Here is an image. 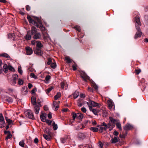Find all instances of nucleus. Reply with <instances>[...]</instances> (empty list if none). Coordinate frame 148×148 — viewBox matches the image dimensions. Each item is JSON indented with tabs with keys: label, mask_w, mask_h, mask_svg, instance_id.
Returning <instances> with one entry per match:
<instances>
[{
	"label": "nucleus",
	"mask_w": 148,
	"mask_h": 148,
	"mask_svg": "<svg viewBox=\"0 0 148 148\" xmlns=\"http://www.w3.org/2000/svg\"><path fill=\"white\" fill-rule=\"evenodd\" d=\"M36 91V88H34L32 90L31 92L32 93H34Z\"/></svg>",
	"instance_id": "62"
},
{
	"label": "nucleus",
	"mask_w": 148,
	"mask_h": 148,
	"mask_svg": "<svg viewBox=\"0 0 148 148\" xmlns=\"http://www.w3.org/2000/svg\"><path fill=\"white\" fill-rule=\"evenodd\" d=\"M52 126H53V129L55 130L58 128V127L56 124L54 122H53L52 123Z\"/></svg>",
	"instance_id": "32"
},
{
	"label": "nucleus",
	"mask_w": 148,
	"mask_h": 148,
	"mask_svg": "<svg viewBox=\"0 0 148 148\" xmlns=\"http://www.w3.org/2000/svg\"><path fill=\"white\" fill-rule=\"evenodd\" d=\"M24 37L25 39L27 40H29L31 39V37L30 31H28L27 32V34Z\"/></svg>",
	"instance_id": "16"
},
{
	"label": "nucleus",
	"mask_w": 148,
	"mask_h": 148,
	"mask_svg": "<svg viewBox=\"0 0 148 148\" xmlns=\"http://www.w3.org/2000/svg\"><path fill=\"white\" fill-rule=\"evenodd\" d=\"M24 83V81L21 79H18V84L19 85H22Z\"/></svg>",
	"instance_id": "33"
},
{
	"label": "nucleus",
	"mask_w": 148,
	"mask_h": 148,
	"mask_svg": "<svg viewBox=\"0 0 148 148\" xmlns=\"http://www.w3.org/2000/svg\"><path fill=\"white\" fill-rule=\"evenodd\" d=\"M19 144L21 146L24 147L25 145L24 141V140H22L20 141L19 143Z\"/></svg>",
	"instance_id": "39"
},
{
	"label": "nucleus",
	"mask_w": 148,
	"mask_h": 148,
	"mask_svg": "<svg viewBox=\"0 0 148 148\" xmlns=\"http://www.w3.org/2000/svg\"><path fill=\"white\" fill-rule=\"evenodd\" d=\"M26 116L30 119H34V117L33 114L30 110H27L25 112Z\"/></svg>",
	"instance_id": "4"
},
{
	"label": "nucleus",
	"mask_w": 148,
	"mask_h": 148,
	"mask_svg": "<svg viewBox=\"0 0 148 148\" xmlns=\"http://www.w3.org/2000/svg\"><path fill=\"white\" fill-rule=\"evenodd\" d=\"M73 120H74L76 118L77 119V113H73Z\"/></svg>",
	"instance_id": "45"
},
{
	"label": "nucleus",
	"mask_w": 148,
	"mask_h": 148,
	"mask_svg": "<svg viewBox=\"0 0 148 148\" xmlns=\"http://www.w3.org/2000/svg\"><path fill=\"white\" fill-rule=\"evenodd\" d=\"M45 122L49 125H51L52 123L51 121L48 120H46Z\"/></svg>",
	"instance_id": "55"
},
{
	"label": "nucleus",
	"mask_w": 148,
	"mask_h": 148,
	"mask_svg": "<svg viewBox=\"0 0 148 148\" xmlns=\"http://www.w3.org/2000/svg\"><path fill=\"white\" fill-rule=\"evenodd\" d=\"M109 119L110 120V121L113 124V125H114V124L115 123L116 121V120L111 117H109Z\"/></svg>",
	"instance_id": "34"
},
{
	"label": "nucleus",
	"mask_w": 148,
	"mask_h": 148,
	"mask_svg": "<svg viewBox=\"0 0 148 148\" xmlns=\"http://www.w3.org/2000/svg\"><path fill=\"white\" fill-rule=\"evenodd\" d=\"M35 19L37 21H38V23L36 25V26H37L38 27L40 28L41 30H42V31H44L45 29V28L42 25V23L40 22L39 21L38 18L37 17H36L35 18Z\"/></svg>",
	"instance_id": "6"
},
{
	"label": "nucleus",
	"mask_w": 148,
	"mask_h": 148,
	"mask_svg": "<svg viewBox=\"0 0 148 148\" xmlns=\"http://www.w3.org/2000/svg\"><path fill=\"white\" fill-rule=\"evenodd\" d=\"M102 125L105 126V127L104 128V130L106 131L107 129L109 128L108 127H107V124L104 122H103L102 123Z\"/></svg>",
	"instance_id": "42"
},
{
	"label": "nucleus",
	"mask_w": 148,
	"mask_h": 148,
	"mask_svg": "<svg viewBox=\"0 0 148 148\" xmlns=\"http://www.w3.org/2000/svg\"><path fill=\"white\" fill-rule=\"evenodd\" d=\"M32 34L33 36V38L35 39H38L41 38V35L40 33L38 32L37 29L34 27H33L31 29Z\"/></svg>",
	"instance_id": "1"
},
{
	"label": "nucleus",
	"mask_w": 148,
	"mask_h": 148,
	"mask_svg": "<svg viewBox=\"0 0 148 148\" xmlns=\"http://www.w3.org/2000/svg\"><path fill=\"white\" fill-rule=\"evenodd\" d=\"M137 31H138L136 32L134 36V38L135 39H137L138 37H140L141 34H142V32L140 31V30Z\"/></svg>",
	"instance_id": "14"
},
{
	"label": "nucleus",
	"mask_w": 148,
	"mask_h": 148,
	"mask_svg": "<svg viewBox=\"0 0 148 148\" xmlns=\"http://www.w3.org/2000/svg\"><path fill=\"white\" fill-rule=\"evenodd\" d=\"M8 69L10 71H14V69L11 66L9 65L8 66Z\"/></svg>",
	"instance_id": "49"
},
{
	"label": "nucleus",
	"mask_w": 148,
	"mask_h": 148,
	"mask_svg": "<svg viewBox=\"0 0 148 148\" xmlns=\"http://www.w3.org/2000/svg\"><path fill=\"white\" fill-rule=\"evenodd\" d=\"M16 81L13 79L11 81V83L12 85H14L16 83Z\"/></svg>",
	"instance_id": "54"
},
{
	"label": "nucleus",
	"mask_w": 148,
	"mask_h": 148,
	"mask_svg": "<svg viewBox=\"0 0 148 148\" xmlns=\"http://www.w3.org/2000/svg\"><path fill=\"white\" fill-rule=\"evenodd\" d=\"M50 76L49 75H47L45 77V80L46 81H48L50 79Z\"/></svg>",
	"instance_id": "57"
},
{
	"label": "nucleus",
	"mask_w": 148,
	"mask_h": 148,
	"mask_svg": "<svg viewBox=\"0 0 148 148\" xmlns=\"http://www.w3.org/2000/svg\"><path fill=\"white\" fill-rule=\"evenodd\" d=\"M81 111L84 112H86V108L84 107H83L81 109Z\"/></svg>",
	"instance_id": "58"
},
{
	"label": "nucleus",
	"mask_w": 148,
	"mask_h": 148,
	"mask_svg": "<svg viewBox=\"0 0 148 148\" xmlns=\"http://www.w3.org/2000/svg\"><path fill=\"white\" fill-rule=\"evenodd\" d=\"M18 76L16 74H14L13 75V79H12L16 81L17 79L18 78Z\"/></svg>",
	"instance_id": "40"
},
{
	"label": "nucleus",
	"mask_w": 148,
	"mask_h": 148,
	"mask_svg": "<svg viewBox=\"0 0 148 148\" xmlns=\"http://www.w3.org/2000/svg\"><path fill=\"white\" fill-rule=\"evenodd\" d=\"M53 87L51 86V87L47 89L46 91V92L47 94H48L53 89Z\"/></svg>",
	"instance_id": "35"
},
{
	"label": "nucleus",
	"mask_w": 148,
	"mask_h": 148,
	"mask_svg": "<svg viewBox=\"0 0 148 148\" xmlns=\"http://www.w3.org/2000/svg\"><path fill=\"white\" fill-rule=\"evenodd\" d=\"M133 126L129 124H127L123 127L124 130L127 131L132 129Z\"/></svg>",
	"instance_id": "13"
},
{
	"label": "nucleus",
	"mask_w": 148,
	"mask_h": 148,
	"mask_svg": "<svg viewBox=\"0 0 148 148\" xmlns=\"http://www.w3.org/2000/svg\"><path fill=\"white\" fill-rule=\"evenodd\" d=\"M90 103L92 106L93 107H100L101 106V104H99L94 101L91 100H90Z\"/></svg>",
	"instance_id": "11"
},
{
	"label": "nucleus",
	"mask_w": 148,
	"mask_h": 148,
	"mask_svg": "<svg viewBox=\"0 0 148 148\" xmlns=\"http://www.w3.org/2000/svg\"><path fill=\"white\" fill-rule=\"evenodd\" d=\"M135 21L136 22L135 27L137 30H140V26H141V24L140 21L139 16L136 15L135 17Z\"/></svg>",
	"instance_id": "2"
},
{
	"label": "nucleus",
	"mask_w": 148,
	"mask_h": 148,
	"mask_svg": "<svg viewBox=\"0 0 148 148\" xmlns=\"http://www.w3.org/2000/svg\"><path fill=\"white\" fill-rule=\"evenodd\" d=\"M6 98L7 101L9 103H12L13 102V99L11 97L6 96Z\"/></svg>",
	"instance_id": "28"
},
{
	"label": "nucleus",
	"mask_w": 148,
	"mask_h": 148,
	"mask_svg": "<svg viewBox=\"0 0 148 148\" xmlns=\"http://www.w3.org/2000/svg\"><path fill=\"white\" fill-rule=\"evenodd\" d=\"M73 95L74 98L76 99L78 97L79 95V92L77 91H76L73 93Z\"/></svg>",
	"instance_id": "26"
},
{
	"label": "nucleus",
	"mask_w": 148,
	"mask_h": 148,
	"mask_svg": "<svg viewBox=\"0 0 148 148\" xmlns=\"http://www.w3.org/2000/svg\"><path fill=\"white\" fill-rule=\"evenodd\" d=\"M26 53L27 55H30L33 53V51L31 48L29 47H26Z\"/></svg>",
	"instance_id": "12"
},
{
	"label": "nucleus",
	"mask_w": 148,
	"mask_h": 148,
	"mask_svg": "<svg viewBox=\"0 0 148 148\" xmlns=\"http://www.w3.org/2000/svg\"><path fill=\"white\" fill-rule=\"evenodd\" d=\"M27 88L26 86L23 87L21 89V93L23 95H26L27 93Z\"/></svg>",
	"instance_id": "8"
},
{
	"label": "nucleus",
	"mask_w": 148,
	"mask_h": 148,
	"mask_svg": "<svg viewBox=\"0 0 148 148\" xmlns=\"http://www.w3.org/2000/svg\"><path fill=\"white\" fill-rule=\"evenodd\" d=\"M103 115L106 116L108 113V111L106 110H104L103 111Z\"/></svg>",
	"instance_id": "63"
},
{
	"label": "nucleus",
	"mask_w": 148,
	"mask_h": 148,
	"mask_svg": "<svg viewBox=\"0 0 148 148\" xmlns=\"http://www.w3.org/2000/svg\"><path fill=\"white\" fill-rule=\"evenodd\" d=\"M141 70L140 69H138L137 70H136L135 71L137 75L138 74L141 72Z\"/></svg>",
	"instance_id": "56"
},
{
	"label": "nucleus",
	"mask_w": 148,
	"mask_h": 148,
	"mask_svg": "<svg viewBox=\"0 0 148 148\" xmlns=\"http://www.w3.org/2000/svg\"><path fill=\"white\" fill-rule=\"evenodd\" d=\"M118 141V138L116 137H115L114 138H112L111 139V143H115L117 142Z\"/></svg>",
	"instance_id": "23"
},
{
	"label": "nucleus",
	"mask_w": 148,
	"mask_h": 148,
	"mask_svg": "<svg viewBox=\"0 0 148 148\" xmlns=\"http://www.w3.org/2000/svg\"><path fill=\"white\" fill-rule=\"evenodd\" d=\"M38 142V140L37 138H36L34 140V142L35 143L37 144Z\"/></svg>",
	"instance_id": "59"
},
{
	"label": "nucleus",
	"mask_w": 148,
	"mask_h": 148,
	"mask_svg": "<svg viewBox=\"0 0 148 148\" xmlns=\"http://www.w3.org/2000/svg\"><path fill=\"white\" fill-rule=\"evenodd\" d=\"M0 56L7 58L8 59H10V58L9 55L8 53H0Z\"/></svg>",
	"instance_id": "15"
},
{
	"label": "nucleus",
	"mask_w": 148,
	"mask_h": 148,
	"mask_svg": "<svg viewBox=\"0 0 148 148\" xmlns=\"http://www.w3.org/2000/svg\"><path fill=\"white\" fill-rule=\"evenodd\" d=\"M26 9L28 11H29L30 10V7L28 5H27L26 7Z\"/></svg>",
	"instance_id": "64"
},
{
	"label": "nucleus",
	"mask_w": 148,
	"mask_h": 148,
	"mask_svg": "<svg viewBox=\"0 0 148 148\" xmlns=\"http://www.w3.org/2000/svg\"><path fill=\"white\" fill-rule=\"evenodd\" d=\"M33 106L34 112L36 114H38L39 113V111L40 109V108L42 106L40 102L38 101L37 102L36 105Z\"/></svg>",
	"instance_id": "3"
},
{
	"label": "nucleus",
	"mask_w": 148,
	"mask_h": 148,
	"mask_svg": "<svg viewBox=\"0 0 148 148\" xmlns=\"http://www.w3.org/2000/svg\"><path fill=\"white\" fill-rule=\"evenodd\" d=\"M36 46L39 48L42 47V45L41 43L39 42H37L36 44Z\"/></svg>",
	"instance_id": "37"
},
{
	"label": "nucleus",
	"mask_w": 148,
	"mask_h": 148,
	"mask_svg": "<svg viewBox=\"0 0 148 148\" xmlns=\"http://www.w3.org/2000/svg\"><path fill=\"white\" fill-rule=\"evenodd\" d=\"M44 138L47 140H50L51 139V137L49 135H47L46 134H44Z\"/></svg>",
	"instance_id": "27"
},
{
	"label": "nucleus",
	"mask_w": 148,
	"mask_h": 148,
	"mask_svg": "<svg viewBox=\"0 0 148 148\" xmlns=\"http://www.w3.org/2000/svg\"><path fill=\"white\" fill-rule=\"evenodd\" d=\"M12 135L11 134V133H9L5 138L6 140H7L8 139L11 138V137H12Z\"/></svg>",
	"instance_id": "48"
},
{
	"label": "nucleus",
	"mask_w": 148,
	"mask_h": 148,
	"mask_svg": "<svg viewBox=\"0 0 148 148\" xmlns=\"http://www.w3.org/2000/svg\"><path fill=\"white\" fill-rule=\"evenodd\" d=\"M6 121H7V123H8V125H10L12 122V121L9 119H6Z\"/></svg>",
	"instance_id": "51"
},
{
	"label": "nucleus",
	"mask_w": 148,
	"mask_h": 148,
	"mask_svg": "<svg viewBox=\"0 0 148 148\" xmlns=\"http://www.w3.org/2000/svg\"><path fill=\"white\" fill-rule=\"evenodd\" d=\"M80 75L81 77L85 81H86L87 79H89L90 78V77L84 72H81L80 73Z\"/></svg>",
	"instance_id": "7"
},
{
	"label": "nucleus",
	"mask_w": 148,
	"mask_h": 148,
	"mask_svg": "<svg viewBox=\"0 0 148 148\" xmlns=\"http://www.w3.org/2000/svg\"><path fill=\"white\" fill-rule=\"evenodd\" d=\"M3 64L2 61L1 60H0V73L3 71V69L1 67V66Z\"/></svg>",
	"instance_id": "41"
},
{
	"label": "nucleus",
	"mask_w": 148,
	"mask_h": 148,
	"mask_svg": "<svg viewBox=\"0 0 148 148\" xmlns=\"http://www.w3.org/2000/svg\"><path fill=\"white\" fill-rule=\"evenodd\" d=\"M59 107V105L58 103L56 102L53 101V107H55V109L54 110L56 111L57 110L58 108Z\"/></svg>",
	"instance_id": "21"
},
{
	"label": "nucleus",
	"mask_w": 148,
	"mask_h": 148,
	"mask_svg": "<svg viewBox=\"0 0 148 148\" xmlns=\"http://www.w3.org/2000/svg\"><path fill=\"white\" fill-rule=\"evenodd\" d=\"M30 77L32 78H36L37 77L35 75V74L33 73H30Z\"/></svg>",
	"instance_id": "50"
},
{
	"label": "nucleus",
	"mask_w": 148,
	"mask_h": 148,
	"mask_svg": "<svg viewBox=\"0 0 148 148\" xmlns=\"http://www.w3.org/2000/svg\"><path fill=\"white\" fill-rule=\"evenodd\" d=\"M31 102L33 106L36 105V97H33L31 98Z\"/></svg>",
	"instance_id": "18"
},
{
	"label": "nucleus",
	"mask_w": 148,
	"mask_h": 148,
	"mask_svg": "<svg viewBox=\"0 0 148 148\" xmlns=\"http://www.w3.org/2000/svg\"><path fill=\"white\" fill-rule=\"evenodd\" d=\"M104 130V127H99V131L101 132H103V131Z\"/></svg>",
	"instance_id": "61"
},
{
	"label": "nucleus",
	"mask_w": 148,
	"mask_h": 148,
	"mask_svg": "<svg viewBox=\"0 0 148 148\" xmlns=\"http://www.w3.org/2000/svg\"><path fill=\"white\" fill-rule=\"evenodd\" d=\"M8 66L7 64H5L3 66V69H4L3 71L5 73L7 72L8 69Z\"/></svg>",
	"instance_id": "22"
},
{
	"label": "nucleus",
	"mask_w": 148,
	"mask_h": 148,
	"mask_svg": "<svg viewBox=\"0 0 148 148\" xmlns=\"http://www.w3.org/2000/svg\"><path fill=\"white\" fill-rule=\"evenodd\" d=\"M34 53L38 55H40L43 54L42 51H41L40 49L38 48L34 51Z\"/></svg>",
	"instance_id": "17"
},
{
	"label": "nucleus",
	"mask_w": 148,
	"mask_h": 148,
	"mask_svg": "<svg viewBox=\"0 0 148 148\" xmlns=\"http://www.w3.org/2000/svg\"><path fill=\"white\" fill-rule=\"evenodd\" d=\"M18 71L20 74L22 75L23 73V71L21 70V67L20 66H19L18 67Z\"/></svg>",
	"instance_id": "44"
},
{
	"label": "nucleus",
	"mask_w": 148,
	"mask_h": 148,
	"mask_svg": "<svg viewBox=\"0 0 148 148\" xmlns=\"http://www.w3.org/2000/svg\"><path fill=\"white\" fill-rule=\"evenodd\" d=\"M107 127H108L109 128H110L111 127H112V128H113L114 127V125H113V124L110 121L109 122V123L108 124H107Z\"/></svg>",
	"instance_id": "30"
},
{
	"label": "nucleus",
	"mask_w": 148,
	"mask_h": 148,
	"mask_svg": "<svg viewBox=\"0 0 148 148\" xmlns=\"http://www.w3.org/2000/svg\"><path fill=\"white\" fill-rule=\"evenodd\" d=\"M56 66V64L55 62L51 64V66L53 69H55Z\"/></svg>",
	"instance_id": "43"
},
{
	"label": "nucleus",
	"mask_w": 148,
	"mask_h": 148,
	"mask_svg": "<svg viewBox=\"0 0 148 148\" xmlns=\"http://www.w3.org/2000/svg\"><path fill=\"white\" fill-rule=\"evenodd\" d=\"M61 96V94L60 92H58L57 94L54 97V99L55 100H56Z\"/></svg>",
	"instance_id": "24"
},
{
	"label": "nucleus",
	"mask_w": 148,
	"mask_h": 148,
	"mask_svg": "<svg viewBox=\"0 0 148 148\" xmlns=\"http://www.w3.org/2000/svg\"><path fill=\"white\" fill-rule=\"evenodd\" d=\"M92 111L93 113V114L95 115H97V114L99 112V110L96 109H93L92 110Z\"/></svg>",
	"instance_id": "25"
},
{
	"label": "nucleus",
	"mask_w": 148,
	"mask_h": 148,
	"mask_svg": "<svg viewBox=\"0 0 148 148\" xmlns=\"http://www.w3.org/2000/svg\"><path fill=\"white\" fill-rule=\"evenodd\" d=\"M90 129L91 130L94 132H98L99 130L98 128L95 127H91L90 128Z\"/></svg>",
	"instance_id": "31"
},
{
	"label": "nucleus",
	"mask_w": 148,
	"mask_h": 148,
	"mask_svg": "<svg viewBox=\"0 0 148 148\" xmlns=\"http://www.w3.org/2000/svg\"><path fill=\"white\" fill-rule=\"evenodd\" d=\"M74 28L79 32H80L81 30V29L79 27L76 26Z\"/></svg>",
	"instance_id": "52"
},
{
	"label": "nucleus",
	"mask_w": 148,
	"mask_h": 148,
	"mask_svg": "<svg viewBox=\"0 0 148 148\" xmlns=\"http://www.w3.org/2000/svg\"><path fill=\"white\" fill-rule=\"evenodd\" d=\"M5 123L4 121L3 115L2 113L0 114V127L3 128L5 126Z\"/></svg>",
	"instance_id": "5"
},
{
	"label": "nucleus",
	"mask_w": 148,
	"mask_h": 148,
	"mask_svg": "<svg viewBox=\"0 0 148 148\" xmlns=\"http://www.w3.org/2000/svg\"><path fill=\"white\" fill-rule=\"evenodd\" d=\"M145 23L148 24V16L145 15L144 16Z\"/></svg>",
	"instance_id": "46"
},
{
	"label": "nucleus",
	"mask_w": 148,
	"mask_h": 148,
	"mask_svg": "<svg viewBox=\"0 0 148 148\" xmlns=\"http://www.w3.org/2000/svg\"><path fill=\"white\" fill-rule=\"evenodd\" d=\"M61 142L63 143H65L66 141V139L65 138H62L61 139Z\"/></svg>",
	"instance_id": "60"
},
{
	"label": "nucleus",
	"mask_w": 148,
	"mask_h": 148,
	"mask_svg": "<svg viewBox=\"0 0 148 148\" xmlns=\"http://www.w3.org/2000/svg\"><path fill=\"white\" fill-rule=\"evenodd\" d=\"M77 119L79 120H81L83 118V115L81 113H77Z\"/></svg>",
	"instance_id": "20"
},
{
	"label": "nucleus",
	"mask_w": 148,
	"mask_h": 148,
	"mask_svg": "<svg viewBox=\"0 0 148 148\" xmlns=\"http://www.w3.org/2000/svg\"><path fill=\"white\" fill-rule=\"evenodd\" d=\"M92 86L95 89H97L98 88V86L95 83H93L92 84Z\"/></svg>",
	"instance_id": "47"
},
{
	"label": "nucleus",
	"mask_w": 148,
	"mask_h": 148,
	"mask_svg": "<svg viewBox=\"0 0 148 148\" xmlns=\"http://www.w3.org/2000/svg\"><path fill=\"white\" fill-rule=\"evenodd\" d=\"M107 103L109 108L110 109H112L113 106H114V103L112 100L110 99L108 100Z\"/></svg>",
	"instance_id": "9"
},
{
	"label": "nucleus",
	"mask_w": 148,
	"mask_h": 148,
	"mask_svg": "<svg viewBox=\"0 0 148 148\" xmlns=\"http://www.w3.org/2000/svg\"><path fill=\"white\" fill-rule=\"evenodd\" d=\"M78 137L81 139H84L86 137L85 134L82 133H79L78 135Z\"/></svg>",
	"instance_id": "19"
},
{
	"label": "nucleus",
	"mask_w": 148,
	"mask_h": 148,
	"mask_svg": "<svg viewBox=\"0 0 148 148\" xmlns=\"http://www.w3.org/2000/svg\"><path fill=\"white\" fill-rule=\"evenodd\" d=\"M40 117L41 121H42L43 122H45L46 120V117L43 114L41 115L40 116Z\"/></svg>",
	"instance_id": "29"
},
{
	"label": "nucleus",
	"mask_w": 148,
	"mask_h": 148,
	"mask_svg": "<svg viewBox=\"0 0 148 148\" xmlns=\"http://www.w3.org/2000/svg\"><path fill=\"white\" fill-rule=\"evenodd\" d=\"M65 59L67 63H69L71 62V59L68 56L66 57L65 58Z\"/></svg>",
	"instance_id": "36"
},
{
	"label": "nucleus",
	"mask_w": 148,
	"mask_h": 148,
	"mask_svg": "<svg viewBox=\"0 0 148 148\" xmlns=\"http://www.w3.org/2000/svg\"><path fill=\"white\" fill-rule=\"evenodd\" d=\"M116 125L117 127L120 130H121L122 129L121 124L119 123H116Z\"/></svg>",
	"instance_id": "38"
},
{
	"label": "nucleus",
	"mask_w": 148,
	"mask_h": 148,
	"mask_svg": "<svg viewBox=\"0 0 148 148\" xmlns=\"http://www.w3.org/2000/svg\"><path fill=\"white\" fill-rule=\"evenodd\" d=\"M27 18L28 19L29 22L30 23H32L33 25L36 26L38 23L32 19L31 16L29 15H28Z\"/></svg>",
	"instance_id": "10"
},
{
	"label": "nucleus",
	"mask_w": 148,
	"mask_h": 148,
	"mask_svg": "<svg viewBox=\"0 0 148 148\" xmlns=\"http://www.w3.org/2000/svg\"><path fill=\"white\" fill-rule=\"evenodd\" d=\"M51 62L52 60L50 58H48V62H47V64L48 65L51 64Z\"/></svg>",
	"instance_id": "53"
}]
</instances>
